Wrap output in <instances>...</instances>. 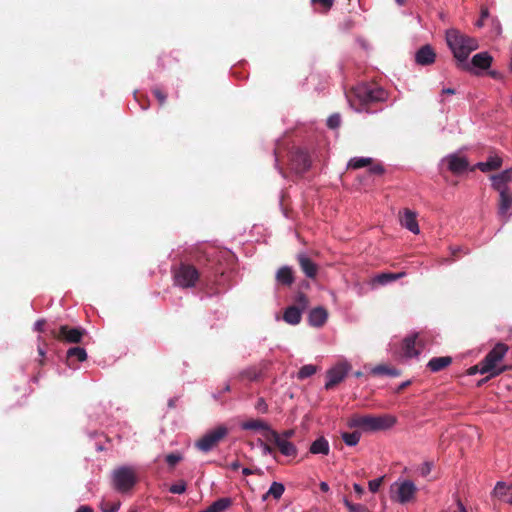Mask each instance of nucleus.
<instances>
[{
  "label": "nucleus",
  "instance_id": "f257e3e1",
  "mask_svg": "<svg viewBox=\"0 0 512 512\" xmlns=\"http://www.w3.org/2000/svg\"><path fill=\"white\" fill-rule=\"evenodd\" d=\"M347 100L356 111L367 110V106L387 99V92L375 83H361L346 93Z\"/></svg>",
  "mask_w": 512,
  "mask_h": 512
},
{
  "label": "nucleus",
  "instance_id": "f03ea898",
  "mask_svg": "<svg viewBox=\"0 0 512 512\" xmlns=\"http://www.w3.org/2000/svg\"><path fill=\"white\" fill-rule=\"evenodd\" d=\"M446 42L453 56L461 63L467 60L472 51L478 49V42L475 38L462 34L457 29L446 31Z\"/></svg>",
  "mask_w": 512,
  "mask_h": 512
},
{
  "label": "nucleus",
  "instance_id": "7ed1b4c3",
  "mask_svg": "<svg viewBox=\"0 0 512 512\" xmlns=\"http://www.w3.org/2000/svg\"><path fill=\"white\" fill-rule=\"evenodd\" d=\"M396 417L383 414V415H353L349 421V427L361 428L367 432L387 430L394 426Z\"/></svg>",
  "mask_w": 512,
  "mask_h": 512
},
{
  "label": "nucleus",
  "instance_id": "20e7f679",
  "mask_svg": "<svg viewBox=\"0 0 512 512\" xmlns=\"http://www.w3.org/2000/svg\"><path fill=\"white\" fill-rule=\"evenodd\" d=\"M509 350V346L505 343H497L481 360L482 370L490 373V377H497L506 371L512 369V365H500Z\"/></svg>",
  "mask_w": 512,
  "mask_h": 512
},
{
  "label": "nucleus",
  "instance_id": "39448f33",
  "mask_svg": "<svg viewBox=\"0 0 512 512\" xmlns=\"http://www.w3.org/2000/svg\"><path fill=\"white\" fill-rule=\"evenodd\" d=\"M174 285L182 289L194 288L201 279V272L192 264L181 262L172 268Z\"/></svg>",
  "mask_w": 512,
  "mask_h": 512
},
{
  "label": "nucleus",
  "instance_id": "423d86ee",
  "mask_svg": "<svg viewBox=\"0 0 512 512\" xmlns=\"http://www.w3.org/2000/svg\"><path fill=\"white\" fill-rule=\"evenodd\" d=\"M136 482L137 473L135 468L131 466H121L112 472L113 487L121 493L131 490Z\"/></svg>",
  "mask_w": 512,
  "mask_h": 512
},
{
  "label": "nucleus",
  "instance_id": "0eeeda50",
  "mask_svg": "<svg viewBox=\"0 0 512 512\" xmlns=\"http://www.w3.org/2000/svg\"><path fill=\"white\" fill-rule=\"evenodd\" d=\"M228 428L219 425L215 429L208 431L195 442V447L204 453L213 450L228 435Z\"/></svg>",
  "mask_w": 512,
  "mask_h": 512
},
{
  "label": "nucleus",
  "instance_id": "6e6552de",
  "mask_svg": "<svg viewBox=\"0 0 512 512\" xmlns=\"http://www.w3.org/2000/svg\"><path fill=\"white\" fill-rule=\"evenodd\" d=\"M85 330L81 327H70L68 325L60 326L59 330H52L51 334L54 338L59 341L67 342V343H80L83 336L85 335Z\"/></svg>",
  "mask_w": 512,
  "mask_h": 512
},
{
  "label": "nucleus",
  "instance_id": "1a4fd4ad",
  "mask_svg": "<svg viewBox=\"0 0 512 512\" xmlns=\"http://www.w3.org/2000/svg\"><path fill=\"white\" fill-rule=\"evenodd\" d=\"M289 160L291 170L297 174L305 173L311 166L309 154L301 148L291 150Z\"/></svg>",
  "mask_w": 512,
  "mask_h": 512
},
{
  "label": "nucleus",
  "instance_id": "9d476101",
  "mask_svg": "<svg viewBox=\"0 0 512 512\" xmlns=\"http://www.w3.org/2000/svg\"><path fill=\"white\" fill-rule=\"evenodd\" d=\"M351 365L344 362L339 363L336 366L332 367L327 371V382L325 384V389L330 390L334 388L337 384L344 380L347 373L349 372Z\"/></svg>",
  "mask_w": 512,
  "mask_h": 512
},
{
  "label": "nucleus",
  "instance_id": "9b49d317",
  "mask_svg": "<svg viewBox=\"0 0 512 512\" xmlns=\"http://www.w3.org/2000/svg\"><path fill=\"white\" fill-rule=\"evenodd\" d=\"M268 441L272 442L279 452L286 457L295 458L298 454L297 447L289 440L281 439L279 432L275 430L270 431Z\"/></svg>",
  "mask_w": 512,
  "mask_h": 512
},
{
  "label": "nucleus",
  "instance_id": "f8f14e48",
  "mask_svg": "<svg viewBox=\"0 0 512 512\" xmlns=\"http://www.w3.org/2000/svg\"><path fill=\"white\" fill-rule=\"evenodd\" d=\"M417 487L412 481L406 480L402 482L397 488L396 500L405 504L412 501L415 498Z\"/></svg>",
  "mask_w": 512,
  "mask_h": 512
},
{
  "label": "nucleus",
  "instance_id": "ddd939ff",
  "mask_svg": "<svg viewBox=\"0 0 512 512\" xmlns=\"http://www.w3.org/2000/svg\"><path fill=\"white\" fill-rule=\"evenodd\" d=\"M492 187L498 193L509 190L508 183L512 181V169H506L490 177Z\"/></svg>",
  "mask_w": 512,
  "mask_h": 512
},
{
  "label": "nucleus",
  "instance_id": "4468645a",
  "mask_svg": "<svg viewBox=\"0 0 512 512\" xmlns=\"http://www.w3.org/2000/svg\"><path fill=\"white\" fill-rule=\"evenodd\" d=\"M416 217V213L408 208H405L399 213L401 225L414 234H418L420 232Z\"/></svg>",
  "mask_w": 512,
  "mask_h": 512
},
{
  "label": "nucleus",
  "instance_id": "2eb2a0df",
  "mask_svg": "<svg viewBox=\"0 0 512 512\" xmlns=\"http://www.w3.org/2000/svg\"><path fill=\"white\" fill-rule=\"evenodd\" d=\"M445 161L448 164L449 171H451L453 174H461L469 167L467 158L458 156L457 154L448 155L445 158Z\"/></svg>",
  "mask_w": 512,
  "mask_h": 512
},
{
  "label": "nucleus",
  "instance_id": "dca6fc26",
  "mask_svg": "<svg viewBox=\"0 0 512 512\" xmlns=\"http://www.w3.org/2000/svg\"><path fill=\"white\" fill-rule=\"evenodd\" d=\"M436 53L430 45H424L415 53V61L418 65L428 66L435 62Z\"/></svg>",
  "mask_w": 512,
  "mask_h": 512
},
{
  "label": "nucleus",
  "instance_id": "f3484780",
  "mask_svg": "<svg viewBox=\"0 0 512 512\" xmlns=\"http://www.w3.org/2000/svg\"><path fill=\"white\" fill-rule=\"evenodd\" d=\"M298 264L302 272L311 279H314L318 274V265L314 263L306 254L300 253L297 255Z\"/></svg>",
  "mask_w": 512,
  "mask_h": 512
},
{
  "label": "nucleus",
  "instance_id": "a211bd4d",
  "mask_svg": "<svg viewBox=\"0 0 512 512\" xmlns=\"http://www.w3.org/2000/svg\"><path fill=\"white\" fill-rule=\"evenodd\" d=\"M241 428L243 430L263 431L267 440L268 437H270V431H274L265 421L261 419H249L244 421L241 424Z\"/></svg>",
  "mask_w": 512,
  "mask_h": 512
},
{
  "label": "nucleus",
  "instance_id": "6ab92c4d",
  "mask_svg": "<svg viewBox=\"0 0 512 512\" xmlns=\"http://www.w3.org/2000/svg\"><path fill=\"white\" fill-rule=\"evenodd\" d=\"M417 336V334H414L403 339L401 345V353L404 357L411 358L420 354V350L416 348Z\"/></svg>",
  "mask_w": 512,
  "mask_h": 512
},
{
  "label": "nucleus",
  "instance_id": "aec40b11",
  "mask_svg": "<svg viewBox=\"0 0 512 512\" xmlns=\"http://www.w3.org/2000/svg\"><path fill=\"white\" fill-rule=\"evenodd\" d=\"M502 166V158L494 155L489 156L487 161L485 162H479L475 166L471 168V171H474L475 169H479L482 172H489L498 170Z\"/></svg>",
  "mask_w": 512,
  "mask_h": 512
},
{
  "label": "nucleus",
  "instance_id": "412c9836",
  "mask_svg": "<svg viewBox=\"0 0 512 512\" xmlns=\"http://www.w3.org/2000/svg\"><path fill=\"white\" fill-rule=\"evenodd\" d=\"M328 317L327 311L322 307L312 309L308 316V322L313 327H321L324 325Z\"/></svg>",
  "mask_w": 512,
  "mask_h": 512
},
{
  "label": "nucleus",
  "instance_id": "4be33fe9",
  "mask_svg": "<svg viewBox=\"0 0 512 512\" xmlns=\"http://www.w3.org/2000/svg\"><path fill=\"white\" fill-rule=\"evenodd\" d=\"M276 281L283 286H291L294 283V273L291 267H280L275 275Z\"/></svg>",
  "mask_w": 512,
  "mask_h": 512
},
{
  "label": "nucleus",
  "instance_id": "5701e85b",
  "mask_svg": "<svg viewBox=\"0 0 512 512\" xmlns=\"http://www.w3.org/2000/svg\"><path fill=\"white\" fill-rule=\"evenodd\" d=\"M512 207V191L499 192L498 213L500 216H506Z\"/></svg>",
  "mask_w": 512,
  "mask_h": 512
},
{
  "label": "nucleus",
  "instance_id": "b1692460",
  "mask_svg": "<svg viewBox=\"0 0 512 512\" xmlns=\"http://www.w3.org/2000/svg\"><path fill=\"white\" fill-rule=\"evenodd\" d=\"M492 56L488 52H480L472 57L471 64L473 67L486 70L491 66Z\"/></svg>",
  "mask_w": 512,
  "mask_h": 512
},
{
  "label": "nucleus",
  "instance_id": "393cba45",
  "mask_svg": "<svg viewBox=\"0 0 512 512\" xmlns=\"http://www.w3.org/2000/svg\"><path fill=\"white\" fill-rule=\"evenodd\" d=\"M74 358L79 362L85 361L87 359L86 350L82 347H71L66 354V363L68 366L73 365Z\"/></svg>",
  "mask_w": 512,
  "mask_h": 512
},
{
  "label": "nucleus",
  "instance_id": "a878e982",
  "mask_svg": "<svg viewBox=\"0 0 512 512\" xmlns=\"http://www.w3.org/2000/svg\"><path fill=\"white\" fill-rule=\"evenodd\" d=\"M451 363L452 358L450 356L434 357L428 362L427 367L432 372H439L448 367Z\"/></svg>",
  "mask_w": 512,
  "mask_h": 512
},
{
  "label": "nucleus",
  "instance_id": "bb28decb",
  "mask_svg": "<svg viewBox=\"0 0 512 512\" xmlns=\"http://www.w3.org/2000/svg\"><path fill=\"white\" fill-rule=\"evenodd\" d=\"M330 451L329 442L324 437L317 438L310 445L309 452L312 454L328 455Z\"/></svg>",
  "mask_w": 512,
  "mask_h": 512
},
{
  "label": "nucleus",
  "instance_id": "cd10ccee",
  "mask_svg": "<svg viewBox=\"0 0 512 512\" xmlns=\"http://www.w3.org/2000/svg\"><path fill=\"white\" fill-rule=\"evenodd\" d=\"M302 318V312L297 307L289 306L286 308L283 319L285 322L291 325H297L300 323Z\"/></svg>",
  "mask_w": 512,
  "mask_h": 512
},
{
  "label": "nucleus",
  "instance_id": "c85d7f7f",
  "mask_svg": "<svg viewBox=\"0 0 512 512\" xmlns=\"http://www.w3.org/2000/svg\"><path fill=\"white\" fill-rule=\"evenodd\" d=\"M405 275L404 272L399 273H381L375 276L374 282L380 285H385L392 281H396Z\"/></svg>",
  "mask_w": 512,
  "mask_h": 512
},
{
  "label": "nucleus",
  "instance_id": "c756f323",
  "mask_svg": "<svg viewBox=\"0 0 512 512\" xmlns=\"http://www.w3.org/2000/svg\"><path fill=\"white\" fill-rule=\"evenodd\" d=\"M285 491V487L282 483L273 482L269 488V490L263 495V500H267L269 496L274 497L275 499L281 498Z\"/></svg>",
  "mask_w": 512,
  "mask_h": 512
},
{
  "label": "nucleus",
  "instance_id": "7c9ffc66",
  "mask_svg": "<svg viewBox=\"0 0 512 512\" xmlns=\"http://www.w3.org/2000/svg\"><path fill=\"white\" fill-rule=\"evenodd\" d=\"M511 490H512V484L506 485L503 482H498L494 488V494L496 497H498L499 499L506 502V498H509V496L511 494Z\"/></svg>",
  "mask_w": 512,
  "mask_h": 512
},
{
  "label": "nucleus",
  "instance_id": "2f4dec72",
  "mask_svg": "<svg viewBox=\"0 0 512 512\" xmlns=\"http://www.w3.org/2000/svg\"><path fill=\"white\" fill-rule=\"evenodd\" d=\"M232 504V500L230 498H220L213 502L210 507L214 512H224L227 508H229Z\"/></svg>",
  "mask_w": 512,
  "mask_h": 512
},
{
  "label": "nucleus",
  "instance_id": "473e14b6",
  "mask_svg": "<svg viewBox=\"0 0 512 512\" xmlns=\"http://www.w3.org/2000/svg\"><path fill=\"white\" fill-rule=\"evenodd\" d=\"M317 372V367L312 364L304 365L297 373V378L300 380L306 379Z\"/></svg>",
  "mask_w": 512,
  "mask_h": 512
},
{
  "label": "nucleus",
  "instance_id": "72a5a7b5",
  "mask_svg": "<svg viewBox=\"0 0 512 512\" xmlns=\"http://www.w3.org/2000/svg\"><path fill=\"white\" fill-rule=\"evenodd\" d=\"M361 437V433L358 431H354L352 433L344 432L342 434V439L348 446H355L358 444Z\"/></svg>",
  "mask_w": 512,
  "mask_h": 512
},
{
  "label": "nucleus",
  "instance_id": "f704fd0d",
  "mask_svg": "<svg viewBox=\"0 0 512 512\" xmlns=\"http://www.w3.org/2000/svg\"><path fill=\"white\" fill-rule=\"evenodd\" d=\"M374 375H390L398 376L399 372L396 369L389 368L386 365H378L371 370Z\"/></svg>",
  "mask_w": 512,
  "mask_h": 512
},
{
  "label": "nucleus",
  "instance_id": "c9c22d12",
  "mask_svg": "<svg viewBox=\"0 0 512 512\" xmlns=\"http://www.w3.org/2000/svg\"><path fill=\"white\" fill-rule=\"evenodd\" d=\"M238 377L239 379H248L250 381H255L259 377V370L256 367H249L241 371Z\"/></svg>",
  "mask_w": 512,
  "mask_h": 512
},
{
  "label": "nucleus",
  "instance_id": "e433bc0d",
  "mask_svg": "<svg viewBox=\"0 0 512 512\" xmlns=\"http://www.w3.org/2000/svg\"><path fill=\"white\" fill-rule=\"evenodd\" d=\"M120 501H107V500H102L100 502V509L102 512H117L120 508Z\"/></svg>",
  "mask_w": 512,
  "mask_h": 512
},
{
  "label": "nucleus",
  "instance_id": "4c0bfd02",
  "mask_svg": "<svg viewBox=\"0 0 512 512\" xmlns=\"http://www.w3.org/2000/svg\"><path fill=\"white\" fill-rule=\"evenodd\" d=\"M308 305H309L308 297L304 293L299 292L296 295L295 304L292 306L297 307L299 309V311L303 312L304 310H306Z\"/></svg>",
  "mask_w": 512,
  "mask_h": 512
},
{
  "label": "nucleus",
  "instance_id": "58836bf2",
  "mask_svg": "<svg viewBox=\"0 0 512 512\" xmlns=\"http://www.w3.org/2000/svg\"><path fill=\"white\" fill-rule=\"evenodd\" d=\"M372 164V159L371 158H353L350 160L349 162V167L353 168V169H360V168H363V167H366V166H369Z\"/></svg>",
  "mask_w": 512,
  "mask_h": 512
},
{
  "label": "nucleus",
  "instance_id": "ea45409f",
  "mask_svg": "<svg viewBox=\"0 0 512 512\" xmlns=\"http://www.w3.org/2000/svg\"><path fill=\"white\" fill-rule=\"evenodd\" d=\"M187 489V483L184 480H179L169 487V492L172 494H183Z\"/></svg>",
  "mask_w": 512,
  "mask_h": 512
},
{
  "label": "nucleus",
  "instance_id": "a19ab883",
  "mask_svg": "<svg viewBox=\"0 0 512 512\" xmlns=\"http://www.w3.org/2000/svg\"><path fill=\"white\" fill-rule=\"evenodd\" d=\"M335 0H311V3L313 5H320L321 10H319L321 13H327L332 6L334 5Z\"/></svg>",
  "mask_w": 512,
  "mask_h": 512
},
{
  "label": "nucleus",
  "instance_id": "79ce46f5",
  "mask_svg": "<svg viewBox=\"0 0 512 512\" xmlns=\"http://www.w3.org/2000/svg\"><path fill=\"white\" fill-rule=\"evenodd\" d=\"M341 124V117L339 114H333L327 119V126L331 129H336Z\"/></svg>",
  "mask_w": 512,
  "mask_h": 512
},
{
  "label": "nucleus",
  "instance_id": "37998d69",
  "mask_svg": "<svg viewBox=\"0 0 512 512\" xmlns=\"http://www.w3.org/2000/svg\"><path fill=\"white\" fill-rule=\"evenodd\" d=\"M152 93L161 106H163L166 103L167 95L160 88L154 87L152 89Z\"/></svg>",
  "mask_w": 512,
  "mask_h": 512
},
{
  "label": "nucleus",
  "instance_id": "c03bdc74",
  "mask_svg": "<svg viewBox=\"0 0 512 512\" xmlns=\"http://www.w3.org/2000/svg\"><path fill=\"white\" fill-rule=\"evenodd\" d=\"M382 483H383V477H379L377 479L369 481V483H368L369 490L372 493H376L379 490Z\"/></svg>",
  "mask_w": 512,
  "mask_h": 512
},
{
  "label": "nucleus",
  "instance_id": "a18cd8bd",
  "mask_svg": "<svg viewBox=\"0 0 512 512\" xmlns=\"http://www.w3.org/2000/svg\"><path fill=\"white\" fill-rule=\"evenodd\" d=\"M482 367H483V364L482 362L480 361L478 364L474 365V366H471L468 370H467V374L468 375H475L477 373H480V374H485L487 373V371H484L482 370Z\"/></svg>",
  "mask_w": 512,
  "mask_h": 512
},
{
  "label": "nucleus",
  "instance_id": "49530a36",
  "mask_svg": "<svg viewBox=\"0 0 512 512\" xmlns=\"http://www.w3.org/2000/svg\"><path fill=\"white\" fill-rule=\"evenodd\" d=\"M181 459V455L176 453H170L166 456V462L170 466H175Z\"/></svg>",
  "mask_w": 512,
  "mask_h": 512
},
{
  "label": "nucleus",
  "instance_id": "de8ad7c7",
  "mask_svg": "<svg viewBox=\"0 0 512 512\" xmlns=\"http://www.w3.org/2000/svg\"><path fill=\"white\" fill-rule=\"evenodd\" d=\"M433 464L432 462H424L420 467V474L423 477H427L432 471Z\"/></svg>",
  "mask_w": 512,
  "mask_h": 512
},
{
  "label": "nucleus",
  "instance_id": "09e8293b",
  "mask_svg": "<svg viewBox=\"0 0 512 512\" xmlns=\"http://www.w3.org/2000/svg\"><path fill=\"white\" fill-rule=\"evenodd\" d=\"M345 506L349 509L350 512H360L363 510V506L360 504H353L347 499L344 500Z\"/></svg>",
  "mask_w": 512,
  "mask_h": 512
},
{
  "label": "nucleus",
  "instance_id": "8fccbe9b",
  "mask_svg": "<svg viewBox=\"0 0 512 512\" xmlns=\"http://www.w3.org/2000/svg\"><path fill=\"white\" fill-rule=\"evenodd\" d=\"M255 408L261 413H267L268 411V405L263 398L258 399Z\"/></svg>",
  "mask_w": 512,
  "mask_h": 512
},
{
  "label": "nucleus",
  "instance_id": "3c124183",
  "mask_svg": "<svg viewBox=\"0 0 512 512\" xmlns=\"http://www.w3.org/2000/svg\"><path fill=\"white\" fill-rule=\"evenodd\" d=\"M259 443L263 449L264 454H273L275 452L274 447H272L270 444L263 442L261 439H259Z\"/></svg>",
  "mask_w": 512,
  "mask_h": 512
},
{
  "label": "nucleus",
  "instance_id": "603ef678",
  "mask_svg": "<svg viewBox=\"0 0 512 512\" xmlns=\"http://www.w3.org/2000/svg\"><path fill=\"white\" fill-rule=\"evenodd\" d=\"M370 172L373 174L381 175L384 173V167L381 164H374L370 166Z\"/></svg>",
  "mask_w": 512,
  "mask_h": 512
},
{
  "label": "nucleus",
  "instance_id": "864d4df0",
  "mask_svg": "<svg viewBox=\"0 0 512 512\" xmlns=\"http://www.w3.org/2000/svg\"><path fill=\"white\" fill-rule=\"evenodd\" d=\"M279 435H280L281 439L289 440L290 438H292L295 435V429L284 430L283 432L279 433Z\"/></svg>",
  "mask_w": 512,
  "mask_h": 512
},
{
  "label": "nucleus",
  "instance_id": "5fc2aeb1",
  "mask_svg": "<svg viewBox=\"0 0 512 512\" xmlns=\"http://www.w3.org/2000/svg\"><path fill=\"white\" fill-rule=\"evenodd\" d=\"M242 473L245 476H248V475H251V474L262 475V471L259 468H256L255 470H252L250 468H243L242 469Z\"/></svg>",
  "mask_w": 512,
  "mask_h": 512
},
{
  "label": "nucleus",
  "instance_id": "6e6d98bb",
  "mask_svg": "<svg viewBox=\"0 0 512 512\" xmlns=\"http://www.w3.org/2000/svg\"><path fill=\"white\" fill-rule=\"evenodd\" d=\"M46 321L44 319H39L35 323V330L38 332H43L45 327Z\"/></svg>",
  "mask_w": 512,
  "mask_h": 512
},
{
  "label": "nucleus",
  "instance_id": "4d7b16f0",
  "mask_svg": "<svg viewBox=\"0 0 512 512\" xmlns=\"http://www.w3.org/2000/svg\"><path fill=\"white\" fill-rule=\"evenodd\" d=\"M353 489L359 497L364 494V488L360 484L355 483Z\"/></svg>",
  "mask_w": 512,
  "mask_h": 512
},
{
  "label": "nucleus",
  "instance_id": "13d9d810",
  "mask_svg": "<svg viewBox=\"0 0 512 512\" xmlns=\"http://www.w3.org/2000/svg\"><path fill=\"white\" fill-rule=\"evenodd\" d=\"M240 466H241L240 462L238 460H235L231 464L227 465L226 467L233 471H237L240 468Z\"/></svg>",
  "mask_w": 512,
  "mask_h": 512
},
{
  "label": "nucleus",
  "instance_id": "bf43d9fd",
  "mask_svg": "<svg viewBox=\"0 0 512 512\" xmlns=\"http://www.w3.org/2000/svg\"><path fill=\"white\" fill-rule=\"evenodd\" d=\"M486 374V377L479 380L477 382V387H481L482 385H484L485 383H487L490 379H492L493 377H490V373H485Z\"/></svg>",
  "mask_w": 512,
  "mask_h": 512
},
{
  "label": "nucleus",
  "instance_id": "052dcab7",
  "mask_svg": "<svg viewBox=\"0 0 512 512\" xmlns=\"http://www.w3.org/2000/svg\"><path fill=\"white\" fill-rule=\"evenodd\" d=\"M410 384H411V381H409V380H408V381H405V382H403V383H401V384L398 386V388H397L396 392H397V393L402 392V391H403L404 389H406Z\"/></svg>",
  "mask_w": 512,
  "mask_h": 512
},
{
  "label": "nucleus",
  "instance_id": "680f3d73",
  "mask_svg": "<svg viewBox=\"0 0 512 512\" xmlns=\"http://www.w3.org/2000/svg\"><path fill=\"white\" fill-rule=\"evenodd\" d=\"M319 488L322 492L327 493L329 491V485L326 482H320Z\"/></svg>",
  "mask_w": 512,
  "mask_h": 512
},
{
  "label": "nucleus",
  "instance_id": "e2e57ef3",
  "mask_svg": "<svg viewBox=\"0 0 512 512\" xmlns=\"http://www.w3.org/2000/svg\"><path fill=\"white\" fill-rule=\"evenodd\" d=\"M456 93L455 89L453 88H444L442 90V95H454Z\"/></svg>",
  "mask_w": 512,
  "mask_h": 512
},
{
  "label": "nucleus",
  "instance_id": "0e129e2a",
  "mask_svg": "<svg viewBox=\"0 0 512 512\" xmlns=\"http://www.w3.org/2000/svg\"><path fill=\"white\" fill-rule=\"evenodd\" d=\"M76 512H93V510L88 506H82Z\"/></svg>",
  "mask_w": 512,
  "mask_h": 512
},
{
  "label": "nucleus",
  "instance_id": "69168bd1",
  "mask_svg": "<svg viewBox=\"0 0 512 512\" xmlns=\"http://www.w3.org/2000/svg\"><path fill=\"white\" fill-rule=\"evenodd\" d=\"M457 504H458L459 512H467L464 505L461 503V501L459 499L457 500Z\"/></svg>",
  "mask_w": 512,
  "mask_h": 512
},
{
  "label": "nucleus",
  "instance_id": "338daca9",
  "mask_svg": "<svg viewBox=\"0 0 512 512\" xmlns=\"http://www.w3.org/2000/svg\"><path fill=\"white\" fill-rule=\"evenodd\" d=\"M38 353L41 357H44V355H45V352L41 347L38 348Z\"/></svg>",
  "mask_w": 512,
  "mask_h": 512
},
{
  "label": "nucleus",
  "instance_id": "774afa93",
  "mask_svg": "<svg viewBox=\"0 0 512 512\" xmlns=\"http://www.w3.org/2000/svg\"><path fill=\"white\" fill-rule=\"evenodd\" d=\"M506 503L512 504V489L509 498H506Z\"/></svg>",
  "mask_w": 512,
  "mask_h": 512
}]
</instances>
